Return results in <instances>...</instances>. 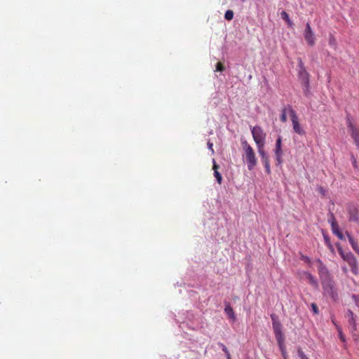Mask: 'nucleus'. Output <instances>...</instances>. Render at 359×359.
Masks as SVG:
<instances>
[{
  "mask_svg": "<svg viewBox=\"0 0 359 359\" xmlns=\"http://www.w3.org/2000/svg\"><path fill=\"white\" fill-rule=\"evenodd\" d=\"M241 144L245 154L248 168L249 170H252L257 165V163L255 151L246 140H243Z\"/></svg>",
  "mask_w": 359,
  "mask_h": 359,
  "instance_id": "f257e3e1",
  "label": "nucleus"
},
{
  "mask_svg": "<svg viewBox=\"0 0 359 359\" xmlns=\"http://www.w3.org/2000/svg\"><path fill=\"white\" fill-rule=\"evenodd\" d=\"M321 284L323 294L326 297H329L334 302L337 301L338 299V293L335 287V283L333 279L323 282Z\"/></svg>",
  "mask_w": 359,
  "mask_h": 359,
  "instance_id": "f03ea898",
  "label": "nucleus"
},
{
  "mask_svg": "<svg viewBox=\"0 0 359 359\" xmlns=\"http://www.w3.org/2000/svg\"><path fill=\"white\" fill-rule=\"evenodd\" d=\"M287 109L290 112L294 131L300 135H304L306 134V132L302 128L295 111L292 108L290 105L287 106Z\"/></svg>",
  "mask_w": 359,
  "mask_h": 359,
  "instance_id": "7ed1b4c3",
  "label": "nucleus"
},
{
  "mask_svg": "<svg viewBox=\"0 0 359 359\" xmlns=\"http://www.w3.org/2000/svg\"><path fill=\"white\" fill-rule=\"evenodd\" d=\"M251 133L254 141L257 146L261 144H265L266 133L264 130L259 126H254L251 128Z\"/></svg>",
  "mask_w": 359,
  "mask_h": 359,
  "instance_id": "20e7f679",
  "label": "nucleus"
},
{
  "mask_svg": "<svg viewBox=\"0 0 359 359\" xmlns=\"http://www.w3.org/2000/svg\"><path fill=\"white\" fill-rule=\"evenodd\" d=\"M317 262L318 264V271L319 274V277L321 281L323 282L328 281L332 280V277L330 274V272L325 265L322 262L320 259H317Z\"/></svg>",
  "mask_w": 359,
  "mask_h": 359,
  "instance_id": "39448f33",
  "label": "nucleus"
},
{
  "mask_svg": "<svg viewBox=\"0 0 359 359\" xmlns=\"http://www.w3.org/2000/svg\"><path fill=\"white\" fill-rule=\"evenodd\" d=\"M337 248L339 255L344 261L348 262V264L352 267L356 266V259L351 252H344L339 244L337 245Z\"/></svg>",
  "mask_w": 359,
  "mask_h": 359,
  "instance_id": "423d86ee",
  "label": "nucleus"
},
{
  "mask_svg": "<svg viewBox=\"0 0 359 359\" xmlns=\"http://www.w3.org/2000/svg\"><path fill=\"white\" fill-rule=\"evenodd\" d=\"M347 127L351 131V136L353 139L355 145L359 147V126H355L350 118L347 117Z\"/></svg>",
  "mask_w": 359,
  "mask_h": 359,
  "instance_id": "0eeeda50",
  "label": "nucleus"
},
{
  "mask_svg": "<svg viewBox=\"0 0 359 359\" xmlns=\"http://www.w3.org/2000/svg\"><path fill=\"white\" fill-rule=\"evenodd\" d=\"M304 36L309 46H313L315 44L314 34L309 22H307L306 25Z\"/></svg>",
  "mask_w": 359,
  "mask_h": 359,
  "instance_id": "6e6552de",
  "label": "nucleus"
},
{
  "mask_svg": "<svg viewBox=\"0 0 359 359\" xmlns=\"http://www.w3.org/2000/svg\"><path fill=\"white\" fill-rule=\"evenodd\" d=\"M299 277L308 281V283L311 285L313 287L318 288V283L316 278L310 273L307 271H302L299 273Z\"/></svg>",
  "mask_w": 359,
  "mask_h": 359,
  "instance_id": "1a4fd4ad",
  "label": "nucleus"
},
{
  "mask_svg": "<svg viewBox=\"0 0 359 359\" xmlns=\"http://www.w3.org/2000/svg\"><path fill=\"white\" fill-rule=\"evenodd\" d=\"M348 219L350 222H359V210L355 205L348 207Z\"/></svg>",
  "mask_w": 359,
  "mask_h": 359,
  "instance_id": "9d476101",
  "label": "nucleus"
},
{
  "mask_svg": "<svg viewBox=\"0 0 359 359\" xmlns=\"http://www.w3.org/2000/svg\"><path fill=\"white\" fill-rule=\"evenodd\" d=\"M299 76L302 83H307L309 81V74L306 69L299 70Z\"/></svg>",
  "mask_w": 359,
  "mask_h": 359,
  "instance_id": "9b49d317",
  "label": "nucleus"
},
{
  "mask_svg": "<svg viewBox=\"0 0 359 359\" xmlns=\"http://www.w3.org/2000/svg\"><path fill=\"white\" fill-rule=\"evenodd\" d=\"M224 312L228 316V317L233 320H236V315L234 313L233 308L230 306V304L229 302H225V308H224Z\"/></svg>",
  "mask_w": 359,
  "mask_h": 359,
  "instance_id": "f8f14e48",
  "label": "nucleus"
},
{
  "mask_svg": "<svg viewBox=\"0 0 359 359\" xmlns=\"http://www.w3.org/2000/svg\"><path fill=\"white\" fill-rule=\"evenodd\" d=\"M213 166L212 169L214 170V176L216 178L217 182L218 184H221L222 182V175L218 172L219 165L216 163L215 159L212 160Z\"/></svg>",
  "mask_w": 359,
  "mask_h": 359,
  "instance_id": "ddd939ff",
  "label": "nucleus"
},
{
  "mask_svg": "<svg viewBox=\"0 0 359 359\" xmlns=\"http://www.w3.org/2000/svg\"><path fill=\"white\" fill-rule=\"evenodd\" d=\"M264 145L265 144H261V145H257V149H258V153L259 154V156H261V158H262V161H266V160H269V157L267 156V154L266 153V151H264Z\"/></svg>",
  "mask_w": 359,
  "mask_h": 359,
  "instance_id": "4468645a",
  "label": "nucleus"
},
{
  "mask_svg": "<svg viewBox=\"0 0 359 359\" xmlns=\"http://www.w3.org/2000/svg\"><path fill=\"white\" fill-rule=\"evenodd\" d=\"M347 236H348V241L351 245V247L353 248V250L357 252L358 254H359V247L357 244V242L355 241V239L349 234L348 232H346V233Z\"/></svg>",
  "mask_w": 359,
  "mask_h": 359,
  "instance_id": "2eb2a0df",
  "label": "nucleus"
},
{
  "mask_svg": "<svg viewBox=\"0 0 359 359\" xmlns=\"http://www.w3.org/2000/svg\"><path fill=\"white\" fill-rule=\"evenodd\" d=\"M332 233L336 235L340 240H344V236L343 233L340 231L339 229L338 224H332Z\"/></svg>",
  "mask_w": 359,
  "mask_h": 359,
  "instance_id": "dca6fc26",
  "label": "nucleus"
},
{
  "mask_svg": "<svg viewBox=\"0 0 359 359\" xmlns=\"http://www.w3.org/2000/svg\"><path fill=\"white\" fill-rule=\"evenodd\" d=\"M275 337L278 346H282L284 344L285 338L283 332L275 333Z\"/></svg>",
  "mask_w": 359,
  "mask_h": 359,
  "instance_id": "f3484780",
  "label": "nucleus"
},
{
  "mask_svg": "<svg viewBox=\"0 0 359 359\" xmlns=\"http://www.w3.org/2000/svg\"><path fill=\"white\" fill-rule=\"evenodd\" d=\"M275 153H283L282 151V138L280 136H278V139L276 142V148Z\"/></svg>",
  "mask_w": 359,
  "mask_h": 359,
  "instance_id": "a211bd4d",
  "label": "nucleus"
},
{
  "mask_svg": "<svg viewBox=\"0 0 359 359\" xmlns=\"http://www.w3.org/2000/svg\"><path fill=\"white\" fill-rule=\"evenodd\" d=\"M274 334L282 332V325L279 321H274L272 323Z\"/></svg>",
  "mask_w": 359,
  "mask_h": 359,
  "instance_id": "6ab92c4d",
  "label": "nucleus"
},
{
  "mask_svg": "<svg viewBox=\"0 0 359 359\" xmlns=\"http://www.w3.org/2000/svg\"><path fill=\"white\" fill-rule=\"evenodd\" d=\"M233 18V12L231 10H227L224 14V18L226 20H231Z\"/></svg>",
  "mask_w": 359,
  "mask_h": 359,
  "instance_id": "aec40b11",
  "label": "nucleus"
},
{
  "mask_svg": "<svg viewBox=\"0 0 359 359\" xmlns=\"http://www.w3.org/2000/svg\"><path fill=\"white\" fill-rule=\"evenodd\" d=\"M304 93L306 96H309V81L307 83H302Z\"/></svg>",
  "mask_w": 359,
  "mask_h": 359,
  "instance_id": "412c9836",
  "label": "nucleus"
},
{
  "mask_svg": "<svg viewBox=\"0 0 359 359\" xmlns=\"http://www.w3.org/2000/svg\"><path fill=\"white\" fill-rule=\"evenodd\" d=\"M219 344L222 347V351L225 353L226 356V359H231V355L229 353V351L227 349V348L226 347V346L224 345L223 344H221V343H219Z\"/></svg>",
  "mask_w": 359,
  "mask_h": 359,
  "instance_id": "4be33fe9",
  "label": "nucleus"
},
{
  "mask_svg": "<svg viewBox=\"0 0 359 359\" xmlns=\"http://www.w3.org/2000/svg\"><path fill=\"white\" fill-rule=\"evenodd\" d=\"M329 44L330 46L335 48L337 45V41L333 35L330 34L329 37Z\"/></svg>",
  "mask_w": 359,
  "mask_h": 359,
  "instance_id": "5701e85b",
  "label": "nucleus"
},
{
  "mask_svg": "<svg viewBox=\"0 0 359 359\" xmlns=\"http://www.w3.org/2000/svg\"><path fill=\"white\" fill-rule=\"evenodd\" d=\"M348 323L351 326V332H353L354 331H355L356 330V323H355V319L348 320Z\"/></svg>",
  "mask_w": 359,
  "mask_h": 359,
  "instance_id": "b1692460",
  "label": "nucleus"
},
{
  "mask_svg": "<svg viewBox=\"0 0 359 359\" xmlns=\"http://www.w3.org/2000/svg\"><path fill=\"white\" fill-rule=\"evenodd\" d=\"M281 18H282L283 20H285L287 22V23H288L289 25H291V24H292V22H291V21H290V18H289V15H288V14H287L285 11H283V12L281 13Z\"/></svg>",
  "mask_w": 359,
  "mask_h": 359,
  "instance_id": "393cba45",
  "label": "nucleus"
},
{
  "mask_svg": "<svg viewBox=\"0 0 359 359\" xmlns=\"http://www.w3.org/2000/svg\"><path fill=\"white\" fill-rule=\"evenodd\" d=\"M328 222L330 223L332 228V224H337L336 219L332 213L330 214V217L328 218Z\"/></svg>",
  "mask_w": 359,
  "mask_h": 359,
  "instance_id": "a878e982",
  "label": "nucleus"
},
{
  "mask_svg": "<svg viewBox=\"0 0 359 359\" xmlns=\"http://www.w3.org/2000/svg\"><path fill=\"white\" fill-rule=\"evenodd\" d=\"M262 163L264 165L266 172L268 174H270L271 170H270L269 160H266V161H262Z\"/></svg>",
  "mask_w": 359,
  "mask_h": 359,
  "instance_id": "bb28decb",
  "label": "nucleus"
},
{
  "mask_svg": "<svg viewBox=\"0 0 359 359\" xmlns=\"http://www.w3.org/2000/svg\"><path fill=\"white\" fill-rule=\"evenodd\" d=\"M286 108H284L283 110H282V114L280 115V121L282 122H286L287 121V116H286Z\"/></svg>",
  "mask_w": 359,
  "mask_h": 359,
  "instance_id": "cd10ccee",
  "label": "nucleus"
},
{
  "mask_svg": "<svg viewBox=\"0 0 359 359\" xmlns=\"http://www.w3.org/2000/svg\"><path fill=\"white\" fill-rule=\"evenodd\" d=\"M278 346L281 351V353H282V355L283 356L284 359H287V352L285 350V344H283L282 346Z\"/></svg>",
  "mask_w": 359,
  "mask_h": 359,
  "instance_id": "c85d7f7f",
  "label": "nucleus"
},
{
  "mask_svg": "<svg viewBox=\"0 0 359 359\" xmlns=\"http://www.w3.org/2000/svg\"><path fill=\"white\" fill-rule=\"evenodd\" d=\"M276 159L278 162V164H280L282 163V156L283 153H275Z\"/></svg>",
  "mask_w": 359,
  "mask_h": 359,
  "instance_id": "c756f323",
  "label": "nucleus"
},
{
  "mask_svg": "<svg viewBox=\"0 0 359 359\" xmlns=\"http://www.w3.org/2000/svg\"><path fill=\"white\" fill-rule=\"evenodd\" d=\"M224 67L223 65L221 62H217V65H216V69H215V71H217V72H222V71H224Z\"/></svg>",
  "mask_w": 359,
  "mask_h": 359,
  "instance_id": "7c9ffc66",
  "label": "nucleus"
},
{
  "mask_svg": "<svg viewBox=\"0 0 359 359\" xmlns=\"http://www.w3.org/2000/svg\"><path fill=\"white\" fill-rule=\"evenodd\" d=\"M311 309H312V311L315 313V314H318V312H319V310H318V306L316 305V304L315 303H312L311 304Z\"/></svg>",
  "mask_w": 359,
  "mask_h": 359,
  "instance_id": "2f4dec72",
  "label": "nucleus"
},
{
  "mask_svg": "<svg viewBox=\"0 0 359 359\" xmlns=\"http://www.w3.org/2000/svg\"><path fill=\"white\" fill-rule=\"evenodd\" d=\"M297 354L301 359H304L306 357V355L304 354V353L300 348H299L297 350Z\"/></svg>",
  "mask_w": 359,
  "mask_h": 359,
  "instance_id": "473e14b6",
  "label": "nucleus"
},
{
  "mask_svg": "<svg viewBox=\"0 0 359 359\" xmlns=\"http://www.w3.org/2000/svg\"><path fill=\"white\" fill-rule=\"evenodd\" d=\"M352 298L354 300L355 305L359 307V294H353Z\"/></svg>",
  "mask_w": 359,
  "mask_h": 359,
  "instance_id": "72a5a7b5",
  "label": "nucleus"
},
{
  "mask_svg": "<svg viewBox=\"0 0 359 359\" xmlns=\"http://www.w3.org/2000/svg\"><path fill=\"white\" fill-rule=\"evenodd\" d=\"M324 238H325V243H326V244L328 245V247H329L332 250H333V248H332V245H331V243H330V239H329L328 236H327L324 235Z\"/></svg>",
  "mask_w": 359,
  "mask_h": 359,
  "instance_id": "f704fd0d",
  "label": "nucleus"
},
{
  "mask_svg": "<svg viewBox=\"0 0 359 359\" xmlns=\"http://www.w3.org/2000/svg\"><path fill=\"white\" fill-rule=\"evenodd\" d=\"M337 330H338V332H339V338L341 341H345V339H344V337L343 335V333H342V331L341 330L340 327H339L338 326L337 327Z\"/></svg>",
  "mask_w": 359,
  "mask_h": 359,
  "instance_id": "c9c22d12",
  "label": "nucleus"
},
{
  "mask_svg": "<svg viewBox=\"0 0 359 359\" xmlns=\"http://www.w3.org/2000/svg\"><path fill=\"white\" fill-rule=\"evenodd\" d=\"M347 317H348V318H349V319H348V320H353V319H354V314H353V311H351V310H348V311H347Z\"/></svg>",
  "mask_w": 359,
  "mask_h": 359,
  "instance_id": "e433bc0d",
  "label": "nucleus"
},
{
  "mask_svg": "<svg viewBox=\"0 0 359 359\" xmlns=\"http://www.w3.org/2000/svg\"><path fill=\"white\" fill-rule=\"evenodd\" d=\"M207 145H208V149L211 151L212 154H214L215 151L213 149V144L212 142H210V141H208L207 143Z\"/></svg>",
  "mask_w": 359,
  "mask_h": 359,
  "instance_id": "4c0bfd02",
  "label": "nucleus"
},
{
  "mask_svg": "<svg viewBox=\"0 0 359 359\" xmlns=\"http://www.w3.org/2000/svg\"><path fill=\"white\" fill-rule=\"evenodd\" d=\"M299 69H305L304 64L301 59H299Z\"/></svg>",
  "mask_w": 359,
  "mask_h": 359,
  "instance_id": "58836bf2",
  "label": "nucleus"
},
{
  "mask_svg": "<svg viewBox=\"0 0 359 359\" xmlns=\"http://www.w3.org/2000/svg\"><path fill=\"white\" fill-rule=\"evenodd\" d=\"M271 320H272V323L274 322V321H278L277 320V316L276 314L273 313L271 315Z\"/></svg>",
  "mask_w": 359,
  "mask_h": 359,
  "instance_id": "ea45409f",
  "label": "nucleus"
},
{
  "mask_svg": "<svg viewBox=\"0 0 359 359\" xmlns=\"http://www.w3.org/2000/svg\"><path fill=\"white\" fill-rule=\"evenodd\" d=\"M303 260H309V257H302Z\"/></svg>",
  "mask_w": 359,
  "mask_h": 359,
  "instance_id": "a19ab883",
  "label": "nucleus"
},
{
  "mask_svg": "<svg viewBox=\"0 0 359 359\" xmlns=\"http://www.w3.org/2000/svg\"><path fill=\"white\" fill-rule=\"evenodd\" d=\"M304 359H309V358L306 356V357L305 358H304Z\"/></svg>",
  "mask_w": 359,
  "mask_h": 359,
  "instance_id": "79ce46f5",
  "label": "nucleus"
}]
</instances>
